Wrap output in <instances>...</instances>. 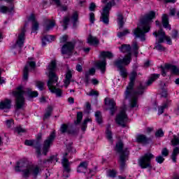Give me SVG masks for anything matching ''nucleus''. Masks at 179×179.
I'll list each match as a JSON object with an SVG mask.
<instances>
[{"label": "nucleus", "instance_id": "obj_61", "mask_svg": "<svg viewBox=\"0 0 179 179\" xmlns=\"http://www.w3.org/2000/svg\"><path fill=\"white\" fill-rule=\"evenodd\" d=\"M162 156H164L165 157L169 156V150H167L166 148H164L162 151Z\"/></svg>", "mask_w": 179, "mask_h": 179}, {"label": "nucleus", "instance_id": "obj_56", "mask_svg": "<svg viewBox=\"0 0 179 179\" xmlns=\"http://www.w3.org/2000/svg\"><path fill=\"white\" fill-rule=\"evenodd\" d=\"M6 127L10 128L13 125V120L12 119L6 121Z\"/></svg>", "mask_w": 179, "mask_h": 179}, {"label": "nucleus", "instance_id": "obj_6", "mask_svg": "<svg viewBox=\"0 0 179 179\" xmlns=\"http://www.w3.org/2000/svg\"><path fill=\"white\" fill-rule=\"evenodd\" d=\"M24 94H26V91L22 86L18 87L15 91L13 92V95L15 97V107L16 110H22L24 108L26 104Z\"/></svg>", "mask_w": 179, "mask_h": 179}, {"label": "nucleus", "instance_id": "obj_2", "mask_svg": "<svg viewBox=\"0 0 179 179\" xmlns=\"http://www.w3.org/2000/svg\"><path fill=\"white\" fill-rule=\"evenodd\" d=\"M155 17L156 13H155V11H150L141 18L137 28L134 29L133 31L136 38H140L141 41H145L146 40L145 34L146 33H149V31L150 30V24Z\"/></svg>", "mask_w": 179, "mask_h": 179}, {"label": "nucleus", "instance_id": "obj_44", "mask_svg": "<svg viewBox=\"0 0 179 179\" xmlns=\"http://www.w3.org/2000/svg\"><path fill=\"white\" fill-rule=\"evenodd\" d=\"M171 143L173 146H177V145H179V138L177 136H173V138L171 140Z\"/></svg>", "mask_w": 179, "mask_h": 179}, {"label": "nucleus", "instance_id": "obj_42", "mask_svg": "<svg viewBox=\"0 0 179 179\" xmlns=\"http://www.w3.org/2000/svg\"><path fill=\"white\" fill-rule=\"evenodd\" d=\"M52 111V108L51 106L48 107V110H46V113L44 115V120L47 118H50L51 117V112Z\"/></svg>", "mask_w": 179, "mask_h": 179}, {"label": "nucleus", "instance_id": "obj_49", "mask_svg": "<svg viewBox=\"0 0 179 179\" xmlns=\"http://www.w3.org/2000/svg\"><path fill=\"white\" fill-rule=\"evenodd\" d=\"M15 131L20 135L22 134H24V132H26V129L22 128L21 127H18L15 128Z\"/></svg>", "mask_w": 179, "mask_h": 179}, {"label": "nucleus", "instance_id": "obj_5", "mask_svg": "<svg viewBox=\"0 0 179 179\" xmlns=\"http://www.w3.org/2000/svg\"><path fill=\"white\" fill-rule=\"evenodd\" d=\"M115 150L119 153L120 155V166L121 171H124L127 167L125 162L128 160V156L129 155V150L128 148L124 149V143L119 141L115 146Z\"/></svg>", "mask_w": 179, "mask_h": 179}, {"label": "nucleus", "instance_id": "obj_50", "mask_svg": "<svg viewBox=\"0 0 179 179\" xmlns=\"http://www.w3.org/2000/svg\"><path fill=\"white\" fill-rule=\"evenodd\" d=\"M68 131V125L66 124H62L60 127V132L61 134H65Z\"/></svg>", "mask_w": 179, "mask_h": 179}, {"label": "nucleus", "instance_id": "obj_32", "mask_svg": "<svg viewBox=\"0 0 179 179\" xmlns=\"http://www.w3.org/2000/svg\"><path fill=\"white\" fill-rule=\"evenodd\" d=\"M179 155V148L176 147L173 148V151L171 155V159L173 162V163H176L177 162V156Z\"/></svg>", "mask_w": 179, "mask_h": 179}, {"label": "nucleus", "instance_id": "obj_25", "mask_svg": "<svg viewBox=\"0 0 179 179\" xmlns=\"http://www.w3.org/2000/svg\"><path fill=\"white\" fill-rule=\"evenodd\" d=\"M159 77H160V74L151 75L150 79L147 81L145 85H143V86H145L146 89H148V86H150V85H152V83H153L155 80H156L157 79H159Z\"/></svg>", "mask_w": 179, "mask_h": 179}, {"label": "nucleus", "instance_id": "obj_26", "mask_svg": "<svg viewBox=\"0 0 179 179\" xmlns=\"http://www.w3.org/2000/svg\"><path fill=\"white\" fill-rule=\"evenodd\" d=\"M166 69H169L171 71V73L173 75H179V69L175 65L166 64L165 66Z\"/></svg>", "mask_w": 179, "mask_h": 179}, {"label": "nucleus", "instance_id": "obj_1", "mask_svg": "<svg viewBox=\"0 0 179 179\" xmlns=\"http://www.w3.org/2000/svg\"><path fill=\"white\" fill-rule=\"evenodd\" d=\"M136 75H138V73L135 71H133L130 73V82L124 92V99H131L129 103L130 108H138V107H139V104H138V96H142V94L145 93V90H146V85H143V84H140L139 86L137 87L136 91L134 90V85Z\"/></svg>", "mask_w": 179, "mask_h": 179}, {"label": "nucleus", "instance_id": "obj_27", "mask_svg": "<svg viewBox=\"0 0 179 179\" xmlns=\"http://www.w3.org/2000/svg\"><path fill=\"white\" fill-rule=\"evenodd\" d=\"M162 24L164 29H169V30H171V27L169 24V16L166 14H163L162 15Z\"/></svg>", "mask_w": 179, "mask_h": 179}, {"label": "nucleus", "instance_id": "obj_3", "mask_svg": "<svg viewBox=\"0 0 179 179\" xmlns=\"http://www.w3.org/2000/svg\"><path fill=\"white\" fill-rule=\"evenodd\" d=\"M55 68H57V63L55 61H52L48 66L49 80L48 81V87L51 93H55L57 97H61V96H62V90L57 88V87H59V85H58V76H57V74L54 72Z\"/></svg>", "mask_w": 179, "mask_h": 179}, {"label": "nucleus", "instance_id": "obj_63", "mask_svg": "<svg viewBox=\"0 0 179 179\" xmlns=\"http://www.w3.org/2000/svg\"><path fill=\"white\" fill-rule=\"evenodd\" d=\"M169 13H170L171 16H175L176 15V8H171L169 9Z\"/></svg>", "mask_w": 179, "mask_h": 179}, {"label": "nucleus", "instance_id": "obj_43", "mask_svg": "<svg viewBox=\"0 0 179 179\" xmlns=\"http://www.w3.org/2000/svg\"><path fill=\"white\" fill-rule=\"evenodd\" d=\"M129 33H130L129 30L126 29L122 32H118L117 37H119V38H121L124 37V36H127V34H129Z\"/></svg>", "mask_w": 179, "mask_h": 179}, {"label": "nucleus", "instance_id": "obj_54", "mask_svg": "<svg viewBox=\"0 0 179 179\" xmlns=\"http://www.w3.org/2000/svg\"><path fill=\"white\" fill-rule=\"evenodd\" d=\"M46 41H48L49 43H51L54 40V36L52 35H46L44 36Z\"/></svg>", "mask_w": 179, "mask_h": 179}, {"label": "nucleus", "instance_id": "obj_8", "mask_svg": "<svg viewBox=\"0 0 179 179\" xmlns=\"http://www.w3.org/2000/svg\"><path fill=\"white\" fill-rule=\"evenodd\" d=\"M152 159H155V155L152 153H146L143 157H141L138 160V166L141 169H148V167H152L150 165V161Z\"/></svg>", "mask_w": 179, "mask_h": 179}, {"label": "nucleus", "instance_id": "obj_4", "mask_svg": "<svg viewBox=\"0 0 179 179\" xmlns=\"http://www.w3.org/2000/svg\"><path fill=\"white\" fill-rule=\"evenodd\" d=\"M15 171H22L24 177H29L30 174H32L34 177H37L40 173V168L29 164L27 160H20L17 163Z\"/></svg>", "mask_w": 179, "mask_h": 179}, {"label": "nucleus", "instance_id": "obj_47", "mask_svg": "<svg viewBox=\"0 0 179 179\" xmlns=\"http://www.w3.org/2000/svg\"><path fill=\"white\" fill-rule=\"evenodd\" d=\"M106 138L113 143V134L111 133V131L108 129L106 130Z\"/></svg>", "mask_w": 179, "mask_h": 179}, {"label": "nucleus", "instance_id": "obj_62", "mask_svg": "<svg viewBox=\"0 0 179 179\" xmlns=\"http://www.w3.org/2000/svg\"><path fill=\"white\" fill-rule=\"evenodd\" d=\"M76 71H78V72H83V68L82 67V65H80V64H77L76 66Z\"/></svg>", "mask_w": 179, "mask_h": 179}, {"label": "nucleus", "instance_id": "obj_59", "mask_svg": "<svg viewBox=\"0 0 179 179\" xmlns=\"http://www.w3.org/2000/svg\"><path fill=\"white\" fill-rule=\"evenodd\" d=\"M95 9H96V4L94 3H91L90 4L89 10H90V12H94Z\"/></svg>", "mask_w": 179, "mask_h": 179}, {"label": "nucleus", "instance_id": "obj_7", "mask_svg": "<svg viewBox=\"0 0 179 179\" xmlns=\"http://www.w3.org/2000/svg\"><path fill=\"white\" fill-rule=\"evenodd\" d=\"M131 64V55L128 56L127 58H118L114 62V66L118 68L120 72V76L122 78H127L128 76V72L127 71V69L124 68V66H127Z\"/></svg>", "mask_w": 179, "mask_h": 179}, {"label": "nucleus", "instance_id": "obj_9", "mask_svg": "<svg viewBox=\"0 0 179 179\" xmlns=\"http://www.w3.org/2000/svg\"><path fill=\"white\" fill-rule=\"evenodd\" d=\"M55 139V132L53 131L44 141L43 145V153L45 156H46L47 153H48L50 150V148H51V145H52Z\"/></svg>", "mask_w": 179, "mask_h": 179}, {"label": "nucleus", "instance_id": "obj_36", "mask_svg": "<svg viewBox=\"0 0 179 179\" xmlns=\"http://www.w3.org/2000/svg\"><path fill=\"white\" fill-rule=\"evenodd\" d=\"M79 18V15H78L77 12L73 13L71 20L73 22V27H76V23L78 22V19Z\"/></svg>", "mask_w": 179, "mask_h": 179}, {"label": "nucleus", "instance_id": "obj_51", "mask_svg": "<svg viewBox=\"0 0 179 179\" xmlns=\"http://www.w3.org/2000/svg\"><path fill=\"white\" fill-rule=\"evenodd\" d=\"M156 162L162 164L164 162V157L163 156L159 155L155 158Z\"/></svg>", "mask_w": 179, "mask_h": 179}, {"label": "nucleus", "instance_id": "obj_29", "mask_svg": "<svg viewBox=\"0 0 179 179\" xmlns=\"http://www.w3.org/2000/svg\"><path fill=\"white\" fill-rule=\"evenodd\" d=\"M71 79H72V71H71V70H69L66 73V78L64 80V85L66 87H68V86H69V84L71 83Z\"/></svg>", "mask_w": 179, "mask_h": 179}, {"label": "nucleus", "instance_id": "obj_55", "mask_svg": "<svg viewBox=\"0 0 179 179\" xmlns=\"http://www.w3.org/2000/svg\"><path fill=\"white\" fill-rule=\"evenodd\" d=\"M24 144L27 146H33V145L34 144V141L33 140H26L24 142Z\"/></svg>", "mask_w": 179, "mask_h": 179}, {"label": "nucleus", "instance_id": "obj_64", "mask_svg": "<svg viewBox=\"0 0 179 179\" xmlns=\"http://www.w3.org/2000/svg\"><path fill=\"white\" fill-rule=\"evenodd\" d=\"M177 37H178V31L173 30V34H172V38H177Z\"/></svg>", "mask_w": 179, "mask_h": 179}, {"label": "nucleus", "instance_id": "obj_13", "mask_svg": "<svg viewBox=\"0 0 179 179\" xmlns=\"http://www.w3.org/2000/svg\"><path fill=\"white\" fill-rule=\"evenodd\" d=\"M127 120L128 116L127 115V113H125V110H123L116 117L115 122L117 124H118V125H120L124 128L125 122H127Z\"/></svg>", "mask_w": 179, "mask_h": 179}, {"label": "nucleus", "instance_id": "obj_10", "mask_svg": "<svg viewBox=\"0 0 179 179\" xmlns=\"http://www.w3.org/2000/svg\"><path fill=\"white\" fill-rule=\"evenodd\" d=\"M66 156H68V153L66 152L64 155L63 159H62V164L64 170L63 177H64L65 178H69V174L65 175V173H71V162H69V160L66 159Z\"/></svg>", "mask_w": 179, "mask_h": 179}, {"label": "nucleus", "instance_id": "obj_19", "mask_svg": "<svg viewBox=\"0 0 179 179\" xmlns=\"http://www.w3.org/2000/svg\"><path fill=\"white\" fill-rule=\"evenodd\" d=\"M151 139L149 138H147L145 135L144 134H138L136 136V142L138 143H143V145H148L149 142H150Z\"/></svg>", "mask_w": 179, "mask_h": 179}, {"label": "nucleus", "instance_id": "obj_41", "mask_svg": "<svg viewBox=\"0 0 179 179\" xmlns=\"http://www.w3.org/2000/svg\"><path fill=\"white\" fill-rule=\"evenodd\" d=\"M83 119V113L82 112L77 113V120L75 122V124H80V121Z\"/></svg>", "mask_w": 179, "mask_h": 179}, {"label": "nucleus", "instance_id": "obj_28", "mask_svg": "<svg viewBox=\"0 0 179 179\" xmlns=\"http://www.w3.org/2000/svg\"><path fill=\"white\" fill-rule=\"evenodd\" d=\"M86 170H87V162H83L80 164L77 169L78 173H86Z\"/></svg>", "mask_w": 179, "mask_h": 179}, {"label": "nucleus", "instance_id": "obj_18", "mask_svg": "<svg viewBox=\"0 0 179 179\" xmlns=\"http://www.w3.org/2000/svg\"><path fill=\"white\" fill-rule=\"evenodd\" d=\"M12 100L6 99L0 102V110H10Z\"/></svg>", "mask_w": 179, "mask_h": 179}, {"label": "nucleus", "instance_id": "obj_33", "mask_svg": "<svg viewBox=\"0 0 179 179\" xmlns=\"http://www.w3.org/2000/svg\"><path fill=\"white\" fill-rule=\"evenodd\" d=\"M160 38L158 39L157 42L155 43V46L154 49L157 50V51H166V48L162 45V43H159Z\"/></svg>", "mask_w": 179, "mask_h": 179}, {"label": "nucleus", "instance_id": "obj_12", "mask_svg": "<svg viewBox=\"0 0 179 179\" xmlns=\"http://www.w3.org/2000/svg\"><path fill=\"white\" fill-rule=\"evenodd\" d=\"M24 40H26V25H24V27L21 29V32L18 35L15 46L19 47V48H22L24 45Z\"/></svg>", "mask_w": 179, "mask_h": 179}, {"label": "nucleus", "instance_id": "obj_40", "mask_svg": "<svg viewBox=\"0 0 179 179\" xmlns=\"http://www.w3.org/2000/svg\"><path fill=\"white\" fill-rule=\"evenodd\" d=\"M90 121H92V120L87 118V119H85L84 120V122H83V124H82V127H81V130L85 132V131H86V128H87V123L88 122H90Z\"/></svg>", "mask_w": 179, "mask_h": 179}, {"label": "nucleus", "instance_id": "obj_17", "mask_svg": "<svg viewBox=\"0 0 179 179\" xmlns=\"http://www.w3.org/2000/svg\"><path fill=\"white\" fill-rule=\"evenodd\" d=\"M120 50L121 52L127 53L125 57L124 58H128L130 55L131 61H132V53H131V45H122L121 48H120Z\"/></svg>", "mask_w": 179, "mask_h": 179}, {"label": "nucleus", "instance_id": "obj_22", "mask_svg": "<svg viewBox=\"0 0 179 179\" xmlns=\"http://www.w3.org/2000/svg\"><path fill=\"white\" fill-rule=\"evenodd\" d=\"M106 65H107V62L106 61V59H104L102 61H99L96 62V67L98 69H100L102 73H104V72H106Z\"/></svg>", "mask_w": 179, "mask_h": 179}, {"label": "nucleus", "instance_id": "obj_11", "mask_svg": "<svg viewBox=\"0 0 179 179\" xmlns=\"http://www.w3.org/2000/svg\"><path fill=\"white\" fill-rule=\"evenodd\" d=\"M153 36L155 37H159V43H164V40L166 41L167 44H169V45H171V38L170 36H166V32L163 31L162 29L158 31H155L153 32Z\"/></svg>", "mask_w": 179, "mask_h": 179}, {"label": "nucleus", "instance_id": "obj_34", "mask_svg": "<svg viewBox=\"0 0 179 179\" xmlns=\"http://www.w3.org/2000/svg\"><path fill=\"white\" fill-rule=\"evenodd\" d=\"M70 20H71V17H69V15H67L64 17L63 24H62L64 27V30H66V29H68V25L69 24Z\"/></svg>", "mask_w": 179, "mask_h": 179}, {"label": "nucleus", "instance_id": "obj_37", "mask_svg": "<svg viewBox=\"0 0 179 179\" xmlns=\"http://www.w3.org/2000/svg\"><path fill=\"white\" fill-rule=\"evenodd\" d=\"M101 57L103 58H108V59H111L114 57V55L111 53V52H101Z\"/></svg>", "mask_w": 179, "mask_h": 179}, {"label": "nucleus", "instance_id": "obj_45", "mask_svg": "<svg viewBox=\"0 0 179 179\" xmlns=\"http://www.w3.org/2000/svg\"><path fill=\"white\" fill-rule=\"evenodd\" d=\"M156 138H162V136H164V132L162 129H159L158 131L155 133Z\"/></svg>", "mask_w": 179, "mask_h": 179}, {"label": "nucleus", "instance_id": "obj_20", "mask_svg": "<svg viewBox=\"0 0 179 179\" xmlns=\"http://www.w3.org/2000/svg\"><path fill=\"white\" fill-rule=\"evenodd\" d=\"M96 73V69L94 68L90 69L88 71L85 72V78L84 82L86 83L87 86L90 83V76H93Z\"/></svg>", "mask_w": 179, "mask_h": 179}, {"label": "nucleus", "instance_id": "obj_57", "mask_svg": "<svg viewBox=\"0 0 179 179\" xmlns=\"http://www.w3.org/2000/svg\"><path fill=\"white\" fill-rule=\"evenodd\" d=\"M94 14L93 13H90V23H92V24H93L94 23Z\"/></svg>", "mask_w": 179, "mask_h": 179}, {"label": "nucleus", "instance_id": "obj_23", "mask_svg": "<svg viewBox=\"0 0 179 179\" xmlns=\"http://www.w3.org/2000/svg\"><path fill=\"white\" fill-rule=\"evenodd\" d=\"M171 103V101H166V102H164L162 106H159L158 107V115H162V114H163V113H164V110H166V108H169V106H170Z\"/></svg>", "mask_w": 179, "mask_h": 179}, {"label": "nucleus", "instance_id": "obj_46", "mask_svg": "<svg viewBox=\"0 0 179 179\" xmlns=\"http://www.w3.org/2000/svg\"><path fill=\"white\" fill-rule=\"evenodd\" d=\"M36 86L39 89V90H44V83L41 81H37L36 83Z\"/></svg>", "mask_w": 179, "mask_h": 179}, {"label": "nucleus", "instance_id": "obj_15", "mask_svg": "<svg viewBox=\"0 0 179 179\" xmlns=\"http://www.w3.org/2000/svg\"><path fill=\"white\" fill-rule=\"evenodd\" d=\"M105 104L106 106H108L110 115H114L115 110H117V107L115 106V101H114V99H109L108 98H106Z\"/></svg>", "mask_w": 179, "mask_h": 179}, {"label": "nucleus", "instance_id": "obj_48", "mask_svg": "<svg viewBox=\"0 0 179 179\" xmlns=\"http://www.w3.org/2000/svg\"><path fill=\"white\" fill-rule=\"evenodd\" d=\"M108 177H111L112 178H115L117 176V171L115 170L109 171L108 172Z\"/></svg>", "mask_w": 179, "mask_h": 179}, {"label": "nucleus", "instance_id": "obj_31", "mask_svg": "<svg viewBox=\"0 0 179 179\" xmlns=\"http://www.w3.org/2000/svg\"><path fill=\"white\" fill-rule=\"evenodd\" d=\"M117 24L119 25L120 29H122L124 27V15L122 13H117Z\"/></svg>", "mask_w": 179, "mask_h": 179}, {"label": "nucleus", "instance_id": "obj_21", "mask_svg": "<svg viewBox=\"0 0 179 179\" xmlns=\"http://www.w3.org/2000/svg\"><path fill=\"white\" fill-rule=\"evenodd\" d=\"M45 29L44 31L45 33H47V31H50L52 27L55 26V21L51 20H45Z\"/></svg>", "mask_w": 179, "mask_h": 179}, {"label": "nucleus", "instance_id": "obj_39", "mask_svg": "<svg viewBox=\"0 0 179 179\" xmlns=\"http://www.w3.org/2000/svg\"><path fill=\"white\" fill-rule=\"evenodd\" d=\"M12 10H13V7L9 8L7 6H0V12L1 13H6V12H12Z\"/></svg>", "mask_w": 179, "mask_h": 179}, {"label": "nucleus", "instance_id": "obj_30", "mask_svg": "<svg viewBox=\"0 0 179 179\" xmlns=\"http://www.w3.org/2000/svg\"><path fill=\"white\" fill-rule=\"evenodd\" d=\"M87 43L88 44H90V45H96L99 44V41L96 37L90 35L87 38Z\"/></svg>", "mask_w": 179, "mask_h": 179}, {"label": "nucleus", "instance_id": "obj_16", "mask_svg": "<svg viewBox=\"0 0 179 179\" xmlns=\"http://www.w3.org/2000/svg\"><path fill=\"white\" fill-rule=\"evenodd\" d=\"M29 66L34 68L36 66V62H28L25 67L24 68L23 71V79L24 80H27L29 79Z\"/></svg>", "mask_w": 179, "mask_h": 179}, {"label": "nucleus", "instance_id": "obj_52", "mask_svg": "<svg viewBox=\"0 0 179 179\" xmlns=\"http://www.w3.org/2000/svg\"><path fill=\"white\" fill-rule=\"evenodd\" d=\"M87 96H99V92L92 90L90 93H87Z\"/></svg>", "mask_w": 179, "mask_h": 179}, {"label": "nucleus", "instance_id": "obj_35", "mask_svg": "<svg viewBox=\"0 0 179 179\" xmlns=\"http://www.w3.org/2000/svg\"><path fill=\"white\" fill-rule=\"evenodd\" d=\"M132 50H133V52H134V55H136V57H138V54H139V52L138 51V50H139V46L138 45V42H136V41L133 42Z\"/></svg>", "mask_w": 179, "mask_h": 179}, {"label": "nucleus", "instance_id": "obj_24", "mask_svg": "<svg viewBox=\"0 0 179 179\" xmlns=\"http://www.w3.org/2000/svg\"><path fill=\"white\" fill-rule=\"evenodd\" d=\"M33 146L34 148H36L37 157H41V143L40 142V141H34Z\"/></svg>", "mask_w": 179, "mask_h": 179}, {"label": "nucleus", "instance_id": "obj_14", "mask_svg": "<svg viewBox=\"0 0 179 179\" xmlns=\"http://www.w3.org/2000/svg\"><path fill=\"white\" fill-rule=\"evenodd\" d=\"M74 48L75 44L72 42H68L62 46V54H68L69 55Z\"/></svg>", "mask_w": 179, "mask_h": 179}, {"label": "nucleus", "instance_id": "obj_53", "mask_svg": "<svg viewBox=\"0 0 179 179\" xmlns=\"http://www.w3.org/2000/svg\"><path fill=\"white\" fill-rule=\"evenodd\" d=\"M38 30V22H34L32 23V31H37Z\"/></svg>", "mask_w": 179, "mask_h": 179}, {"label": "nucleus", "instance_id": "obj_58", "mask_svg": "<svg viewBox=\"0 0 179 179\" xmlns=\"http://www.w3.org/2000/svg\"><path fill=\"white\" fill-rule=\"evenodd\" d=\"M29 96L30 97H37V96H38V92H37V91L30 92H29Z\"/></svg>", "mask_w": 179, "mask_h": 179}, {"label": "nucleus", "instance_id": "obj_38", "mask_svg": "<svg viewBox=\"0 0 179 179\" xmlns=\"http://www.w3.org/2000/svg\"><path fill=\"white\" fill-rule=\"evenodd\" d=\"M95 117H96V121L99 124H101L103 122V117L101 116V112L100 111H96L95 113Z\"/></svg>", "mask_w": 179, "mask_h": 179}, {"label": "nucleus", "instance_id": "obj_60", "mask_svg": "<svg viewBox=\"0 0 179 179\" xmlns=\"http://www.w3.org/2000/svg\"><path fill=\"white\" fill-rule=\"evenodd\" d=\"M86 107V113H90V110H92V105H90V103L87 102L85 103Z\"/></svg>", "mask_w": 179, "mask_h": 179}]
</instances>
